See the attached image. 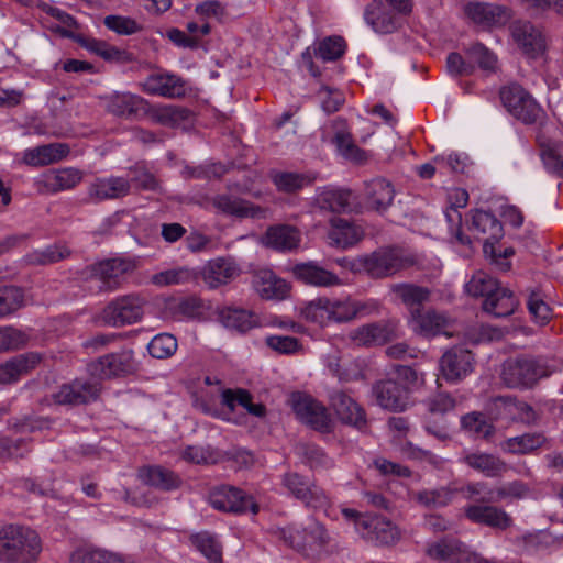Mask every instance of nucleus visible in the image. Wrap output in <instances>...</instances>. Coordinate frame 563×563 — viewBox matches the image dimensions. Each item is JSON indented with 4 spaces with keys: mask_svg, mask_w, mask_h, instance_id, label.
I'll return each mask as SVG.
<instances>
[{
    "mask_svg": "<svg viewBox=\"0 0 563 563\" xmlns=\"http://www.w3.org/2000/svg\"><path fill=\"white\" fill-rule=\"evenodd\" d=\"M42 551L41 538L29 527H0V562L34 563Z\"/></svg>",
    "mask_w": 563,
    "mask_h": 563,
    "instance_id": "f257e3e1",
    "label": "nucleus"
},
{
    "mask_svg": "<svg viewBox=\"0 0 563 563\" xmlns=\"http://www.w3.org/2000/svg\"><path fill=\"white\" fill-rule=\"evenodd\" d=\"M415 257L400 247H382L371 254L358 256L350 268L364 272L372 278H387L413 266Z\"/></svg>",
    "mask_w": 563,
    "mask_h": 563,
    "instance_id": "f03ea898",
    "label": "nucleus"
},
{
    "mask_svg": "<svg viewBox=\"0 0 563 563\" xmlns=\"http://www.w3.org/2000/svg\"><path fill=\"white\" fill-rule=\"evenodd\" d=\"M362 309V305L350 298L330 299L320 297L309 301L302 309V317L311 323L324 328L331 323L352 321Z\"/></svg>",
    "mask_w": 563,
    "mask_h": 563,
    "instance_id": "7ed1b4c3",
    "label": "nucleus"
},
{
    "mask_svg": "<svg viewBox=\"0 0 563 563\" xmlns=\"http://www.w3.org/2000/svg\"><path fill=\"white\" fill-rule=\"evenodd\" d=\"M278 536L288 547L306 556L320 554L330 542L325 527L312 517L303 525H290L279 529Z\"/></svg>",
    "mask_w": 563,
    "mask_h": 563,
    "instance_id": "20e7f679",
    "label": "nucleus"
},
{
    "mask_svg": "<svg viewBox=\"0 0 563 563\" xmlns=\"http://www.w3.org/2000/svg\"><path fill=\"white\" fill-rule=\"evenodd\" d=\"M342 515L354 523L355 530L364 540L375 545L393 547L401 539L400 529L385 517L361 514L350 508H344Z\"/></svg>",
    "mask_w": 563,
    "mask_h": 563,
    "instance_id": "39448f33",
    "label": "nucleus"
},
{
    "mask_svg": "<svg viewBox=\"0 0 563 563\" xmlns=\"http://www.w3.org/2000/svg\"><path fill=\"white\" fill-rule=\"evenodd\" d=\"M282 485L288 494L312 509H324L330 506L327 492L308 477L297 472H287L282 477Z\"/></svg>",
    "mask_w": 563,
    "mask_h": 563,
    "instance_id": "423d86ee",
    "label": "nucleus"
},
{
    "mask_svg": "<svg viewBox=\"0 0 563 563\" xmlns=\"http://www.w3.org/2000/svg\"><path fill=\"white\" fill-rule=\"evenodd\" d=\"M505 108L525 124H533L542 117V109L532 96L518 84H511L500 90Z\"/></svg>",
    "mask_w": 563,
    "mask_h": 563,
    "instance_id": "0eeeda50",
    "label": "nucleus"
},
{
    "mask_svg": "<svg viewBox=\"0 0 563 563\" xmlns=\"http://www.w3.org/2000/svg\"><path fill=\"white\" fill-rule=\"evenodd\" d=\"M145 299L139 294L121 296L109 302L102 311V320L111 327L139 322L144 314Z\"/></svg>",
    "mask_w": 563,
    "mask_h": 563,
    "instance_id": "6e6552de",
    "label": "nucleus"
},
{
    "mask_svg": "<svg viewBox=\"0 0 563 563\" xmlns=\"http://www.w3.org/2000/svg\"><path fill=\"white\" fill-rule=\"evenodd\" d=\"M399 336V321L395 319L380 320L363 324L351 330L349 341L358 347L384 345Z\"/></svg>",
    "mask_w": 563,
    "mask_h": 563,
    "instance_id": "1a4fd4ad",
    "label": "nucleus"
},
{
    "mask_svg": "<svg viewBox=\"0 0 563 563\" xmlns=\"http://www.w3.org/2000/svg\"><path fill=\"white\" fill-rule=\"evenodd\" d=\"M544 375V367L531 357L507 360L501 371L503 382L511 388L531 387Z\"/></svg>",
    "mask_w": 563,
    "mask_h": 563,
    "instance_id": "9d476101",
    "label": "nucleus"
},
{
    "mask_svg": "<svg viewBox=\"0 0 563 563\" xmlns=\"http://www.w3.org/2000/svg\"><path fill=\"white\" fill-rule=\"evenodd\" d=\"M291 407L300 421L320 432L331 430V418L327 408L309 395L294 393Z\"/></svg>",
    "mask_w": 563,
    "mask_h": 563,
    "instance_id": "9b49d317",
    "label": "nucleus"
},
{
    "mask_svg": "<svg viewBox=\"0 0 563 563\" xmlns=\"http://www.w3.org/2000/svg\"><path fill=\"white\" fill-rule=\"evenodd\" d=\"M140 89L150 96L168 99L181 98L186 95V81L178 75L157 69L139 82Z\"/></svg>",
    "mask_w": 563,
    "mask_h": 563,
    "instance_id": "f8f14e48",
    "label": "nucleus"
},
{
    "mask_svg": "<svg viewBox=\"0 0 563 563\" xmlns=\"http://www.w3.org/2000/svg\"><path fill=\"white\" fill-rule=\"evenodd\" d=\"M209 503L214 509L224 512L243 514L249 510L254 515L258 512V505L253 501V498L233 486L222 485L212 489Z\"/></svg>",
    "mask_w": 563,
    "mask_h": 563,
    "instance_id": "ddd939ff",
    "label": "nucleus"
},
{
    "mask_svg": "<svg viewBox=\"0 0 563 563\" xmlns=\"http://www.w3.org/2000/svg\"><path fill=\"white\" fill-rule=\"evenodd\" d=\"M510 31L514 42L528 57L537 58L547 51V36L531 22L516 21L511 24Z\"/></svg>",
    "mask_w": 563,
    "mask_h": 563,
    "instance_id": "4468645a",
    "label": "nucleus"
},
{
    "mask_svg": "<svg viewBox=\"0 0 563 563\" xmlns=\"http://www.w3.org/2000/svg\"><path fill=\"white\" fill-rule=\"evenodd\" d=\"M329 405L343 423L351 424L358 430L365 429L367 421L364 409L345 390L331 389Z\"/></svg>",
    "mask_w": 563,
    "mask_h": 563,
    "instance_id": "2eb2a0df",
    "label": "nucleus"
},
{
    "mask_svg": "<svg viewBox=\"0 0 563 563\" xmlns=\"http://www.w3.org/2000/svg\"><path fill=\"white\" fill-rule=\"evenodd\" d=\"M135 265L125 258H109L91 266V275L98 278L103 290H115L121 287L125 275L133 272Z\"/></svg>",
    "mask_w": 563,
    "mask_h": 563,
    "instance_id": "dca6fc26",
    "label": "nucleus"
},
{
    "mask_svg": "<svg viewBox=\"0 0 563 563\" xmlns=\"http://www.w3.org/2000/svg\"><path fill=\"white\" fill-rule=\"evenodd\" d=\"M474 356L467 349L454 346L440 358V371L448 382H460L473 372Z\"/></svg>",
    "mask_w": 563,
    "mask_h": 563,
    "instance_id": "f3484780",
    "label": "nucleus"
},
{
    "mask_svg": "<svg viewBox=\"0 0 563 563\" xmlns=\"http://www.w3.org/2000/svg\"><path fill=\"white\" fill-rule=\"evenodd\" d=\"M81 179V170L74 167L49 169L35 179V187L40 194L51 195L73 189Z\"/></svg>",
    "mask_w": 563,
    "mask_h": 563,
    "instance_id": "a211bd4d",
    "label": "nucleus"
},
{
    "mask_svg": "<svg viewBox=\"0 0 563 563\" xmlns=\"http://www.w3.org/2000/svg\"><path fill=\"white\" fill-rule=\"evenodd\" d=\"M100 394V385L96 382L75 379L64 384L52 395L58 405H85L95 401Z\"/></svg>",
    "mask_w": 563,
    "mask_h": 563,
    "instance_id": "6ab92c4d",
    "label": "nucleus"
},
{
    "mask_svg": "<svg viewBox=\"0 0 563 563\" xmlns=\"http://www.w3.org/2000/svg\"><path fill=\"white\" fill-rule=\"evenodd\" d=\"M459 462L485 477H500L508 471L507 463L498 455L479 450H464Z\"/></svg>",
    "mask_w": 563,
    "mask_h": 563,
    "instance_id": "aec40b11",
    "label": "nucleus"
},
{
    "mask_svg": "<svg viewBox=\"0 0 563 563\" xmlns=\"http://www.w3.org/2000/svg\"><path fill=\"white\" fill-rule=\"evenodd\" d=\"M92 375L100 378L124 376L134 371L132 351H121L99 357L89 365Z\"/></svg>",
    "mask_w": 563,
    "mask_h": 563,
    "instance_id": "412c9836",
    "label": "nucleus"
},
{
    "mask_svg": "<svg viewBox=\"0 0 563 563\" xmlns=\"http://www.w3.org/2000/svg\"><path fill=\"white\" fill-rule=\"evenodd\" d=\"M465 517L473 523L497 530H507L514 525L511 516L497 506L473 504L464 508Z\"/></svg>",
    "mask_w": 563,
    "mask_h": 563,
    "instance_id": "4be33fe9",
    "label": "nucleus"
},
{
    "mask_svg": "<svg viewBox=\"0 0 563 563\" xmlns=\"http://www.w3.org/2000/svg\"><path fill=\"white\" fill-rule=\"evenodd\" d=\"M240 274V268L231 257H217L208 261L201 269V276L209 288L227 285Z\"/></svg>",
    "mask_w": 563,
    "mask_h": 563,
    "instance_id": "5701e85b",
    "label": "nucleus"
},
{
    "mask_svg": "<svg viewBox=\"0 0 563 563\" xmlns=\"http://www.w3.org/2000/svg\"><path fill=\"white\" fill-rule=\"evenodd\" d=\"M492 405L497 410L496 418H510L528 426L537 423L539 419L529 404L510 396H498L493 399Z\"/></svg>",
    "mask_w": 563,
    "mask_h": 563,
    "instance_id": "b1692460",
    "label": "nucleus"
},
{
    "mask_svg": "<svg viewBox=\"0 0 563 563\" xmlns=\"http://www.w3.org/2000/svg\"><path fill=\"white\" fill-rule=\"evenodd\" d=\"M465 14L484 27L501 26L510 19V10L493 3L473 2L465 7Z\"/></svg>",
    "mask_w": 563,
    "mask_h": 563,
    "instance_id": "393cba45",
    "label": "nucleus"
},
{
    "mask_svg": "<svg viewBox=\"0 0 563 563\" xmlns=\"http://www.w3.org/2000/svg\"><path fill=\"white\" fill-rule=\"evenodd\" d=\"M131 191L129 179L119 176L97 178L88 187V197L93 202L119 199Z\"/></svg>",
    "mask_w": 563,
    "mask_h": 563,
    "instance_id": "a878e982",
    "label": "nucleus"
},
{
    "mask_svg": "<svg viewBox=\"0 0 563 563\" xmlns=\"http://www.w3.org/2000/svg\"><path fill=\"white\" fill-rule=\"evenodd\" d=\"M395 198V188L383 177L374 178L365 184L364 199L368 209L379 213L386 211Z\"/></svg>",
    "mask_w": 563,
    "mask_h": 563,
    "instance_id": "bb28decb",
    "label": "nucleus"
},
{
    "mask_svg": "<svg viewBox=\"0 0 563 563\" xmlns=\"http://www.w3.org/2000/svg\"><path fill=\"white\" fill-rule=\"evenodd\" d=\"M212 206L225 216L236 218H263L264 210L242 198L222 194L212 198Z\"/></svg>",
    "mask_w": 563,
    "mask_h": 563,
    "instance_id": "cd10ccee",
    "label": "nucleus"
},
{
    "mask_svg": "<svg viewBox=\"0 0 563 563\" xmlns=\"http://www.w3.org/2000/svg\"><path fill=\"white\" fill-rule=\"evenodd\" d=\"M378 405L391 411H402L408 405V390L399 383L387 379L374 387Z\"/></svg>",
    "mask_w": 563,
    "mask_h": 563,
    "instance_id": "c85d7f7f",
    "label": "nucleus"
},
{
    "mask_svg": "<svg viewBox=\"0 0 563 563\" xmlns=\"http://www.w3.org/2000/svg\"><path fill=\"white\" fill-rule=\"evenodd\" d=\"M409 322L416 333L429 338L442 333L449 320L445 314L433 309H411Z\"/></svg>",
    "mask_w": 563,
    "mask_h": 563,
    "instance_id": "c756f323",
    "label": "nucleus"
},
{
    "mask_svg": "<svg viewBox=\"0 0 563 563\" xmlns=\"http://www.w3.org/2000/svg\"><path fill=\"white\" fill-rule=\"evenodd\" d=\"M472 230L476 232L477 239L484 241V251L487 247L498 242L503 235L504 230L500 221L488 211L476 210L472 217Z\"/></svg>",
    "mask_w": 563,
    "mask_h": 563,
    "instance_id": "7c9ffc66",
    "label": "nucleus"
},
{
    "mask_svg": "<svg viewBox=\"0 0 563 563\" xmlns=\"http://www.w3.org/2000/svg\"><path fill=\"white\" fill-rule=\"evenodd\" d=\"M294 276L306 285L316 287H332L341 285L336 274L328 271L313 262L296 264L292 268Z\"/></svg>",
    "mask_w": 563,
    "mask_h": 563,
    "instance_id": "2f4dec72",
    "label": "nucleus"
},
{
    "mask_svg": "<svg viewBox=\"0 0 563 563\" xmlns=\"http://www.w3.org/2000/svg\"><path fill=\"white\" fill-rule=\"evenodd\" d=\"M106 110L119 118L130 119L144 110V98L131 92H114L104 98Z\"/></svg>",
    "mask_w": 563,
    "mask_h": 563,
    "instance_id": "473e14b6",
    "label": "nucleus"
},
{
    "mask_svg": "<svg viewBox=\"0 0 563 563\" xmlns=\"http://www.w3.org/2000/svg\"><path fill=\"white\" fill-rule=\"evenodd\" d=\"M42 361L41 354L29 352L16 355L0 365V384H12L27 374Z\"/></svg>",
    "mask_w": 563,
    "mask_h": 563,
    "instance_id": "72a5a7b5",
    "label": "nucleus"
},
{
    "mask_svg": "<svg viewBox=\"0 0 563 563\" xmlns=\"http://www.w3.org/2000/svg\"><path fill=\"white\" fill-rule=\"evenodd\" d=\"M253 286L263 299L282 300L287 297L289 286L269 269L258 271L253 277Z\"/></svg>",
    "mask_w": 563,
    "mask_h": 563,
    "instance_id": "f704fd0d",
    "label": "nucleus"
},
{
    "mask_svg": "<svg viewBox=\"0 0 563 563\" xmlns=\"http://www.w3.org/2000/svg\"><path fill=\"white\" fill-rule=\"evenodd\" d=\"M364 19L376 33L389 34L398 27L396 15L380 0H373L366 5Z\"/></svg>",
    "mask_w": 563,
    "mask_h": 563,
    "instance_id": "c9c22d12",
    "label": "nucleus"
},
{
    "mask_svg": "<svg viewBox=\"0 0 563 563\" xmlns=\"http://www.w3.org/2000/svg\"><path fill=\"white\" fill-rule=\"evenodd\" d=\"M331 229L328 233L330 244L341 249L353 246L364 236L360 225L342 218L331 220Z\"/></svg>",
    "mask_w": 563,
    "mask_h": 563,
    "instance_id": "e433bc0d",
    "label": "nucleus"
},
{
    "mask_svg": "<svg viewBox=\"0 0 563 563\" xmlns=\"http://www.w3.org/2000/svg\"><path fill=\"white\" fill-rule=\"evenodd\" d=\"M68 154V145L51 143L25 150L23 153V162L30 166H44L57 163Z\"/></svg>",
    "mask_w": 563,
    "mask_h": 563,
    "instance_id": "4c0bfd02",
    "label": "nucleus"
},
{
    "mask_svg": "<svg viewBox=\"0 0 563 563\" xmlns=\"http://www.w3.org/2000/svg\"><path fill=\"white\" fill-rule=\"evenodd\" d=\"M76 43H78L81 47H85L89 52L100 56L107 62L129 64L134 60L133 55L130 52L119 49L118 47L110 45L104 41L87 37L84 35H78V37L76 38Z\"/></svg>",
    "mask_w": 563,
    "mask_h": 563,
    "instance_id": "58836bf2",
    "label": "nucleus"
},
{
    "mask_svg": "<svg viewBox=\"0 0 563 563\" xmlns=\"http://www.w3.org/2000/svg\"><path fill=\"white\" fill-rule=\"evenodd\" d=\"M353 199L350 189L323 188L316 197V205L321 210L341 213L351 209Z\"/></svg>",
    "mask_w": 563,
    "mask_h": 563,
    "instance_id": "ea45409f",
    "label": "nucleus"
},
{
    "mask_svg": "<svg viewBox=\"0 0 563 563\" xmlns=\"http://www.w3.org/2000/svg\"><path fill=\"white\" fill-rule=\"evenodd\" d=\"M517 307L518 300L514 296V292L500 285L483 301L484 311L497 318L512 314Z\"/></svg>",
    "mask_w": 563,
    "mask_h": 563,
    "instance_id": "a19ab883",
    "label": "nucleus"
},
{
    "mask_svg": "<svg viewBox=\"0 0 563 563\" xmlns=\"http://www.w3.org/2000/svg\"><path fill=\"white\" fill-rule=\"evenodd\" d=\"M267 246L278 251L297 249L300 243V232L291 225L279 224L269 227L264 235Z\"/></svg>",
    "mask_w": 563,
    "mask_h": 563,
    "instance_id": "79ce46f5",
    "label": "nucleus"
},
{
    "mask_svg": "<svg viewBox=\"0 0 563 563\" xmlns=\"http://www.w3.org/2000/svg\"><path fill=\"white\" fill-rule=\"evenodd\" d=\"M389 292L400 300L411 313V309H422L421 306L429 300L430 290L426 287L410 283L391 284Z\"/></svg>",
    "mask_w": 563,
    "mask_h": 563,
    "instance_id": "37998d69",
    "label": "nucleus"
},
{
    "mask_svg": "<svg viewBox=\"0 0 563 563\" xmlns=\"http://www.w3.org/2000/svg\"><path fill=\"white\" fill-rule=\"evenodd\" d=\"M221 323L229 329L245 333L260 325L258 317L247 310L225 307L219 311Z\"/></svg>",
    "mask_w": 563,
    "mask_h": 563,
    "instance_id": "c03bdc74",
    "label": "nucleus"
},
{
    "mask_svg": "<svg viewBox=\"0 0 563 563\" xmlns=\"http://www.w3.org/2000/svg\"><path fill=\"white\" fill-rule=\"evenodd\" d=\"M40 9L58 22V24L47 25L52 32L59 34L62 37L71 38L76 42V38L79 35L75 33V30L78 29V23L73 15L45 2L40 4Z\"/></svg>",
    "mask_w": 563,
    "mask_h": 563,
    "instance_id": "a18cd8bd",
    "label": "nucleus"
},
{
    "mask_svg": "<svg viewBox=\"0 0 563 563\" xmlns=\"http://www.w3.org/2000/svg\"><path fill=\"white\" fill-rule=\"evenodd\" d=\"M545 441L547 438L541 432L523 433L508 438L500 444V448L504 452L510 454L525 455L541 448Z\"/></svg>",
    "mask_w": 563,
    "mask_h": 563,
    "instance_id": "49530a36",
    "label": "nucleus"
},
{
    "mask_svg": "<svg viewBox=\"0 0 563 563\" xmlns=\"http://www.w3.org/2000/svg\"><path fill=\"white\" fill-rule=\"evenodd\" d=\"M140 478L147 485L162 490H173L180 486V478L161 466H147L140 471Z\"/></svg>",
    "mask_w": 563,
    "mask_h": 563,
    "instance_id": "de8ad7c7",
    "label": "nucleus"
},
{
    "mask_svg": "<svg viewBox=\"0 0 563 563\" xmlns=\"http://www.w3.org/2000/svg\"><path fill=\"white\" fill-rule=\"evenodd\" d=\"M70 250L64 244L48 245L42 251H33L24 260L30 265H51L70 255Z\"/></svg>",
    "mask_w": 563,
    "mask_h": 563,
    "instance_id": "09e8293b",
    "label": "nucleus"
},
{
    "mask_svg": "<svg viewBox=\"0 0 563 563\" xmlns=\"http://www.w3.org/2000/svg\"><path fill=\"white\" fill-rule=\"evenodd\" d=\"M190 541L210 563H222L221 544L212 534L207 531H202L191 536Z\"/></svg>",
    "mask_w": 563,
    "mask_h": 563,
    "instance_id": "8fccbe9b",
    "label": "nucleus"
},
{
    "mask_svg": "<svg viewBox=\"0 0 563 563\" xmlns=\"http://www.w3.org/2000/svg\"><path fill=\"white\" fill-rule=\"evenodd\" d=\"M69 563H120V555L103 549L80 548L71 552Z\"/></svg>",
    "mask_w": 563,
    "mask_h": 563,
    "instance_id": "3c124183",
    "label": "nucleus"
},
{
    "mask_svg": "<svg viewBox=\"0 0 563 563\" xmlns=\"http://www.w3.org/2000/svg\"><path fill=\"white\" fill-rule=\"evenodd\" d=\"M314 177L300 173H278L273 177V181L278 190L284 192H295L303 187L310 186Z\"/></svg>",
    "mask_w": 563,
    "mask_h": 563,
    "instance_id": "603ef678",
    "label": "nucleus"
},
{
    "mask_svg": "<svg viewBox=\"0 0 563 563\" xmlns=\"http://www.w3.org/2000/svg\"><path fill=\"white\" fill-rule=\"evenodd\" d=\"M188 115L189 111L179 106H161L154 108L151 112L154 122L172 128L187 120Z\"/></svg>",
    "mask_w": 563,
    "mask_h": 563,
    "instance_id": "864d4df0",
    "label": "nucleus"
},
{
    "mask_svg": "<svg viewBox=\"0 0 563 563\" xmlns=\"http://www.w3.org/2000/svg\"><path fill=\"white\" fill-rule=\"evenodd\" d=\"M130 185L140 190L155 191L159 187V181L144 163H136L129 167Z\"/></svg>",
    "mask_w": 563,
    "mask_h": 563,
    "instance_id": "5fc2aeb1",
    "label": "nucleus"
},
{
    "mask_svg": "<svg viewBox=\"0 0 563 563\" xmlns=\"http://www.w3.org/2000/svg\"><path fill=\"white\" fill-rule=\"evenodd\" d=\"M455 490L449 487H440L437 489H426L415 494L416 500L428 508L444 507L451 503Z\"/></svg>",
    "mask_w": 563,
    "mask_h": 563,
    "instance_id": "6e6d98bb",
    "label": "nucleus"
},
{
    "mask_svg": "<svg viewBox=\"0 0 563 563\" xmlns=\"http://www.w3.org/2000/svg\"><path fill=\"white\" fill-rule=\"evenodd\" d=\"M499 283L485 272H476L466 284L465 288L468 295L473 297L487 298L497 289Z\"/></svg>",
    "mask_w": 563,
    "mask_h": 563,
    "instance_id": "4d7b16f0",
    "label": "nucleus"
},
{
    "mask_svg": "<svg viewBox=\"0 0 563 563\" xmlns=\"http://www.w3.org/2000/svg\"><path fill=\"white\" fill-rule=\"evenodd\" d=\"M178 344L174 335L169 333H161L155 335L148 343L147 350L151 356L164 360L175 354Z\"/></svg>",
    "mask_w": 563,
    "mask_h": 563,
    "instance_id": "13d9d810",
    "label": "nucleus"
},
{
    "mask_svg": "<svg viewBox=\"0 0 563 563\" xmlns=\"http://www.w3.org/2000/svg\"><path fill=\"white\" fill-rule=\"evenodd\" d=\"M31 448L25 439H12L9 437H0V460L8 461L12 459L25 457Z\"/></svg>",
    "mask_w": 563,
    "mask_h": 563,
    "instance_id": "bf43d9fd",
    "label": "nucleus"
},
{
    "mask_svg": "<svg viewBox=\"0 0 563 563\" xmlns=\"http://www.w3.org/2000/svg\"><path fill=\"white\" fill-rule=\"evenodd\" d=\"M346 44L341 36H329L322 40L316 51V55L324 62L339 59L345 52Z\"/></svg>",
    "mask_w": 563,
    "mask_h": 563,
    "instance_id": "052dcab7",
    "label": "nucleus"
},
{
    "mask_svg": "<svg viewBox=\"0 0 563 563\" xmlns=\"http://www.w3.org/2000/svg\"><path fill=\"white\" fill-rule=\"evenodd\" d=\"M24 295L21 288L9 286L0 289V318H3L23 306Z\"/></svg>",
    "mask_w": 563,
    "mask_h": 563,
    "instance_id": "680f3d73",
    "label": "nucleus"
},
{
    "mask_svg": "<svg viewBox=\"0 0 563 563\" xmlns=\"http://www.w3.org/2000/svg\"><path fill=\"white\" fill-rule=\"evenodd\" d=\"M461 424L464 430L482 438H488L494 433V427L485 416L479 412H471L462 417Z\"/></svg>",
    "mask_w": 563,
    "mask_h": 563,
    "instance_id": "e2e57ef3",
    "label": "nucleus"
},
{
    "mask_svg": "<svg viewBox=\"0 0 563 563\" xmlns=\"http://www.w3.org/2000/svg\"><path fill=\"white\" fill-rule=\"evenodd\" d=\"M471 62L476 63L478 67L486 71H493L496 68L497 57L486 46L475 43L465 49Z\"/></svg>",
    "mask_w": 563,
    "mask_h": 563,
    "instance_id": "0e129e2a",
    "label": "nucleus"
},
{
    "mask_svg": "<svg viewBox=\"0 0 563 563\" xmlns=\"http://www.w3.org/2000/svg\"><path fill=\"white\" fill-rule=\"evenodd\" d=\"M527 306L534 321L541 325L548 323L551 319V308L543 300L539 291L532 290L528 297Z\"/></svg>",
    "mask_w": 563,
    "mask_h": 563,
    "instance_id": "69168bd1",
    "label": "nucleus"
},
{
    "mask_svg": "<svg viewBox=\"0 0 563 563\" xmlns=\"http://www.w3.org/2000/svg\"><path fill=\"white\" fill-rule=\"evenodd\" d=\"M29 336L12 327L0 328V352L18 350L23 347L27 342Z\"/></svg>",
    "mask_w": 563,
    "mask_h": 563,
    "instance_id": "338daca9",
    "label": "nucleus"
},
{
    "mask_svg": "<svg viewBox=\"0 0 563 563\" xmlns=\"http://www.w3.org/2000/svg\"><path fill=\"white\" fill-rule=\"evenodd\" d=\"M191 278V272L188 268L180 267L154 274L151 280L154 285L157 286H169L184 284L186 282H189Z\"/></svg>",
    "mask_w": 563,
    "mask_h": 563,
    "instance_id": "774afa93",
    "label": "nucleus"
}]
</instances>
